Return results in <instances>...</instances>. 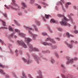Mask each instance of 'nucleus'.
Wrapping results in <instances>:
<instances>
[{"instance_id":"nucleus-62","label":"nucleus","mask_w":78,"mask_h":78,"mask_svg":"<svg viewBox=\"0 0 78 78\" xmlns=\"http://www.w3.org/2000/svg\"><path fill=\"white\" fill-rule=\"evenodd\" d=\"M14 77H15V78H16V75L15 74L14 75Z\"/></svg>"},{"instance_id":"nucleus-37","label":"nucleus","mask_w":78,"mask_h":78,"mask_svg":"<svg viewBox=\"0 0 78 78\" xmlns=\"http://www.w3.org/2000/svg\"><path fill=\"white\" fill-rule=\"evenodd\" d=\"M5 7H6V8H7V9H9V8L8 7V6H7L6 5H5Z\"/></svg>"},{"instance_id":"nucleus-49","label":"nucleus","mask_w":78,"mask_h":78,"mask_svg":"<svg viewBox=\"0 0 78 78\" xmlns=\"http://www.w3.org/2000/svg\"><path fill=\"white\" fill-rule=\"evenodd\" d=\"M17 52H18V50H16L15 51V52L16 53H17Z\"/></svg>"},{"instance_id":"nucleus-54","label":"nucleus","mask_w":78,"mask_h":78,"mask_svg":"<svg viewBox=\"0 0 78 78\" xmlns=\"http://www.w3.org/2000/svg\"><path fill=\"white\" fill-rule=\"evenodd\" d=\"M15 0H12V2H13V3H15Z\"/></svg>"},{"instance_id":"nucleus-8","label":"nucleus","mask_w":78,"mask_h":78,"mask_svg":"<svg viewBox=\"0 0 78 78\" xmlns=\"http://www.w3.org/2000/svg\"><path fill=\"white\" fill-rule=\"evenodd\" d=\"M50 41L52 43H53V44H55V41H54L52 39H51L49 37H48L45 40V41Z\"/></svg>"},{"instance_id":"nucleus-22","label":"nucleus","mask_w":78,"mask_h":78,"mask_svg":"<svg viewBox=\"0 0 78 78\" xmlns=\"http://www.w3.org/2000/svg\"><path fill=\"white\" fill-rule=\"evenodd\" d=\"M0 29H1V30H3L4 29H8V27H2L1 28H0Z\"/></svg>"},{"instance_id":"nucleus-61","label":"nucleus","mask_w":78,"mask_h":78,"mask_svg":"<svg viewBox=\"0 0 78 78\" xmlns=\"http://www.w3.org/2000/svg\"><path fill=\"white\" fill-rule=\"evenodd\" d=\"M69 20H71L72 21V19L71 18H70V19Z\"/></svg>"},{"instance_id":"nucleus-20","label":"nucleus","mask_w":78,"mask_h":78,"mask_svg":"<svg viewBox=\"0 0 78 78\" xmlns=\"http://www.w3.org/2000/svg\"><path fill=\"white\" fill-rule=\"evenodd\" d=\"M34 57L35 59V60H36V61H38V57L36 56H35V55H34Z\"/></svg>"},{"instance_id":"nucleus-14","label":"nucleus","mask_w":78,"mask_h":78,"mask_svg":"<svg viewBox=\"0 0 78 78\" xmlns=\"http://www.w3.org/2000/svg\"><path fill=\"white\" fill-rule=\"evenodd\" d=\"M23 77H21V78H27V76L25 75V73L24 72H23L22 73Z\"/></svg>"},{"instance_id":"nucleus-25","label":"nucleus","mask_w":78,"mask_h":78,"mask_svg":"<svg viewBox=\"0 0 78 78\" xmlns=\"http://www.w3.org/2000/svg\"><path fill=\"white\" fill-rule=\"evenodd\" d=\"M2 25L3 26H6V24L5 23V22H4V21L2 20Z\"/></svg>"},{"instance_id":"nucleus-29","label":"nucleus","mask_w":78,"mask_h":78,"mask_svg":"<svg viewBox=\"0 0 78 78\" xmlns=\"http://www.w3.org/2000/svg\"><path fill=\"white\" fill-rule=\"evenodd\" d=\"M62 77L63 78H68V77H66L65 76H64V75L63 74H62Z\"/></svg>"},{"instance_id":"nucleus-59","label":"nucleus","mask_w":78,"mask_h":78,"mask_svg":"<svg viewBox=\"0 0 78 78\" xmlns=\"http://www.w3.org/2000/svg\"><path fill=\"white\" fill-rule=\"evenodd\" d=\"M74 9H76V6H74Z\"/></svg>"},{"instance_id":"nucleus-53","label":"nucleus","mask_w":78,"mask_h":78,"mask_svg":"<svg viewBox=\"0 0 78 78\" xmlns=\"http://www.w3.org/2000/svg\"><path fill=\"white\" fill-rule=\"evenodd\" d=\"M62 9L63 10H64V11H65V10L64 9V8H63V6H62Z\"/></svg>"},{"instance_id":"nucleus-44","label":"nucleus","mask_w":78,"mask_h":78,"mask_svg":"<svg viewBox=\"0 0 78 78\" xmlns=\"http://www.w3.org/2000/svg\"><path fill=\"white\" fill-rule=\"evenodd\" d=\"M4 16L5 17H7V15H6V14H4Z\"/></svg>"},{"instance_id":"nucleus-64","label":"nucleus","mask_w":78,"mask_h":78,"mask_svg":"<svg viewBox=\"0 0 78 78\" xmlns=\"http://www.w3.org/2000/svg\"><path fill=\"white\" fill-rule=\"evenodd\" d=\"M56 78H59V77H56Z\"/></svg>"},{"instance_id":"nucleus-51","label":"nucleus","mask_w":78,"mask_h":78,"mask_svg":"<svg viewBox=\"0 0 78 78\" xmlns=\"http://www.w3.org/2000/svg\"><path fill=\"white\" fill-rule=\"evenodd\" d=\"M56 39L58 40V41H60V39L59 38H57Z\"/></svg>"},{"instance_id":"nucleus-63","label":"nucleus","mask_w":78,"mask_h":78,"mask_svg":"<svg viewBox=\"0 0 78 78\" xmlns=\"http://www.w3.org/2000/svg\"><path fill=\"white\" fill-rule=\"evenodd\" d=\"M74 29H76V26H75L74 27Z\"/></svg>"},{"instance_id":"nucleus-7","label":"nucleus","mask_w":78,"mask_h":78,"mask_svg":"<svg viewBox=\"0 0 78 78\" xmlns=\"http://www.w3.org/2000/svg\"><path fill=\"white\" fill-rule=\"evenodd\" d=\"M39 75V76H37V78H42V72L41 71H37Z\"/></svg>"},{"instance_id":"nucleus-2","label":"nucleus","mask_w":78,"mask_h":78,"mask_svg":"<svg viewBox=\"0 0 78 78\" xmlns=\"http://www.w3.org/2000/svg\"><path fill=\"white\" fill-rule=\"evenodd\" d=\"M30 48L29 50L30 51H39V49L37 48H33V46L31 45H29Z\"/></svg>"},{"instance_id":"nucleus-48","label":"nucleus","mask_w":78,"mask_h":78,"mask_svg":"<svg viewBox=\"0 0 78 78\" xmlns=\"http://www.w3.org/2000/svg\"><path fill=\"white\" fill-rule=\"evenodd\" d=\"M12 9H13L15 10H16V9L12 7Z\"/></svg>"},{"instance_id":"nucleus-24","label":"nucleus","mask_w":78,"mask_h":78,"mask_svg":"<svg viewBox=\"0 0 78 78\" xmlns=\"http://www.w3.org/2000/svg\"><path fill=\"white\" fill-rule=\"evenodd\" d=\"M22 4L24 7H27V5H25V4L24 2H22Z\"/></svg>"},{"instance_id":"nucleus-26","label":"nucleus","mask_w":78,"mask_h":78,"mask_svg":"<svg viewBox=\"0 0 78 78\" xmlns=\"http://www.w3.org/2000/svg\"><path fill=\"white\" fill-rule=\"evenodd\" d=\"M0 72H1V73H2V74H5V72H4L3 71L2 69H0Z\"/></svg>"},{"instance_id":"nucleus-34","label":"nucleus","mask_w":78,"mask_h":78,"mask_svg":"<svg viewBox=\"0 0 78 78\" xmlns=\"http://www.w3.org/2000/svg\"><path fill=\"white\" fill-rule=\"evenodd\" d=\"M61 67H62V68H63V69H64V68H65V67H64V65L62 64L61 65Z\"/></svg>"},{"instance_id":"nucleus-28","label":"nucleus","mask_w":78,"mask_h":78,"mask_svg":"<svg viewBox=\"0 0 78 78\" xmlns=\"http://www.w3.org/2000/svg\"><path fill=\"white\" fill-rule=\"evenodd\" d=\"M67 76L68 77H71V78H72V75L69 74H68Z\"/></svg>"},{"instance_id":"nucleus-46","label":"nucleus","mask_w":78,"mask_h":78,"mask_svg":"<svg viewBox=\"0 0 78 78\" xmlns=\"http://www.w3.org/2000/svg\"><path fill=\"white\" fill-rule=\"evenodd\" d=\"M74 42V41H71V44H72V43H73Z\"/></svg>"},{"instance_id":"nucleus-9","label":"nucleus","mask_w":78,"mask_h":78,"mask_svg":"<svg viewBox=\"0 0 78 78\" xmlns=\"http://www.w3.org/2000/svg\"><path fill=\"white\" fill-rule=\"evenodd\" d=\"M29 34H31V35L33 36V39L34 40V41H35V40H36V37H35L37 36V35H33V34H32V33L30 31H29Z\"/></svg>"},{"instance_id":"nucleus-52","label":"nucleus","mask_w":78,"mask_h":78,"mask_svg":"<svg viewBox=\"0 0 78 78\" xmlns=\"http://www.w3.org/2000/svg\"><path fill=\"white\" fill-rule=\"evenodd\" d=\"M43 20H44V21H45V17H43Z\"/></svg>"},{"instance_id":"nucleus-58","label":"nucleus","mask_w":78,"mask_h":78,"mask_svg":"<svg viewBox=\"0 0 78 78\" xmlns=\"http://www.w3.org/2000/svg\"><path fill=\"white\" fill-rule=\"evenodd\" d=\"M75 44H78V42H77V41H76L75 42Z\"/></svg>"},{"instance_id":"nucleus-13","label":"nucleus","mask_w":78,"mask_h":78,"mask_svg":"<svg viewBox=\"0 0 78 78\" xmlns=\"http://www.w3.org/2000/svg\"><path fill=\"white\" fill-rule=\"evenodd\" d=\"M42 44L43 45H51V44H48V43L45 42H44L42 43Z\"/></svg>"},{"instance_id":"nucleus-30","label":"nucleus","mask_w":78,"mask_h":78,"mask_svg":"<svg viewBox=\"0 0 78 78\" xmlns=\"http://www.w3.org/2000/svg\"><path fill=\"white\" fill-rule=\"evenodd\" d=\"M42 34L43 36H46L47 35V34L45 33H42Z\"/></svg>"},{"instance_id":"nucleus-33","label":"nucleus","mask_w":78,"mask_h":78,"mask_svg":"<svg viewBox=\"0 0 78 78\" xmlns=\"http://www.w3.org/2000/svg\"><path fill=\"white\" fill-rule=\"evenodd\" d=\"M65 7L66 8H68V7H69V5H68V4H66V5L65 6Z\"/></svg>"},{"instance_id":"nucleus-4","label":"nucleus","mask_w":78,"mask_h":78,"mask_svg":"<svg viewBox=\"0 0 78 78\" xmlns=\"http://www.w3.org/2000/svg\"><path fill=\"white\" fill-rule=\"evenodd\" d=\"M58 16L59 17H63L64 19L62 20V22H63V20H65L66 21H69V20L67 19V18L65 17V16L64 15H62L60 14H58Z\"/></svg>"},{"instance_id":"nucleus-45","label":"nucleus","mask_w":78,"mask_h":78,"mask_svg":"<svg viewBox=\"0 0 78 78\" xmlns=\"http://www.w3.org/2000/svg\"><path fill=\"white\" fill-rule=\"evenodd\" d=\"M31 3H33V2H34V0H30Z\"/></svg>"},{"instance_id":"nucleus-6","label":"nucleus","mask_w":78,"mask_h":78,"mask_svg":"<svg viewBox=\"0 0 78 78\" xmlns=\"http://www.w3.org/2000/svg\"><path fill=\"white\" fill-rule=\"evenodd\" d=\"M15 31L17 33H19V35H20L23 36V37H25L26 36L25 34H23L22 33H20V30L17 29H15Z\"/></svg>"},{"instance_id":"nucleus-31","label":"nucleus","mask_w":78,"mask_h":78,"mask_svg":"<svg viewBox=\"0 0 78 78\" xmlns=\"http://www.w3.org/2000/svg\"><path fill=\"white\" fill-rule=\"evenodd\" d=\"M74 32L75 34H77V33H78V31L77 30H75Z\"/></svg>"},{"instance_id":"nucleus-47","label":"nucleus","mask_w":78,"mask_h":78,"mask_svg":"<svg viewBox=\"0 0 78 78\" xmlns=\"http://www.w3.org/2000/svg\"><path fill=\"white\" fill-rule=\"evenodd\" d=\"M49 30L50 32H51V33H52V31L51 30H50V28H49Z\"/></svg>"},{"instance_id":"nucleus-57","label":"nucleus","mask_w":78,"mask_h":78,"mask_svg":"<svg viewBox=\"0 0 78 78\" xmlns=\"http://www.w3.org/2000/svg\"><path fill=\"white\" fill-rule=\"evenodd\" d=\"M10 36H11V37H12V36H13V34H12Z\"/></svg>"},{"instance_id":"nucleus-10","label":"nucleus","mask_w":78,"mask_h":78,"mask_svg":"<svg viewBox=\"0 0 78 78\" xmlns=\"http://www.w3.org/2000/svg\"><path fill=\"white\" fill-rule=\"evenodd\" d=\"M65 44H66L67 45H68L69 48H72V47H73V45L72 44H68V43L67 42H65Z\"/></svg>"},{"instance_id":"nucleus-1","label":"nucleus","mask_w":78,"mask_h":78,"mask_svg":"<svg viewBox=\"0 0 78 78\" xmlns=\"http://www.w3.org/2000/svg\"><path fill=\"white\" fill-rule=\"evenodd\" d=\"M78 60V58H74V59H73V58H71L70 57H69L68 58V61L67 62V64H69L70 63H72V62H73V61L74 60H76H76Z\"/></svg>"},{"instance_id":"nucleus-60","label":"nucleus","mask_w":78,"mask_h":78,"mask_svg":"<svg viewBox=\"0 0 78 78\" xmlns=\"http://www.w3.org/2000/svg\"><path fill=\"white\" fill-rule=\"evenodd\" d=\"M35 31H37V29L36 28H35Z\"/></svg>"},{"instance_id":"nucleus-56","label":"nucleus","mask_w":78,"mask_h":78,"mask_svg":"<svg viewBox=\"0 0 78 78\" xmlns=\"http://www.w3.org/2000/svg\"><path fill=\"white\" fill-rule=\"evenodd\" d=\"M60 3L61 5L62 6V4L61 3V2H60Z\"/></svg>"},{"instance_id":"nucleus-23","label":"nucleus","mask_w":78,"mask_h":78,"mask_svg":"<svg viewBox=\"0 0 78 78\" xmlns=\"http://www.w3.org/2000/svg\"><path fill=\"white\" fill-rule=\"evenodd\" d=\"M0 67H1V68H5V66H3L1 64H0Z\"/></svg>"},{"instance_id":"nucleus-42","label":"nucleus","mask_w":78,"mask_h":78,"mask_svg":"<svg viewBox=\"0 0 78 78\" xmlns=\"http://www.w3.org/2000/svg\"><path fill=\"white\" fill-rule=\"evenodd\" d=\"M69 37H73L74 36L73 35H72L70 34Z\"/></svg>"},{"instance_id":"nucleus-18","label":"nucleus","mask_w":78,"mask_h":78,"mask_svg":"<svg viewBox=\"0 0 78 78\" xmlns=\"http://www.w3.org/2000/svg\"><path fill=\"white\" fill-rule=\"evenodd\" d=\"M66 35L68 37H70V34H69V32H67L66 33V34H64V35Z\"/></svg>"},{"instance_id":"nucleus-12","label":"nucleus","mask_w":78,"mask_h":78,"mask_svg":"<svg viewBox=\"0 0 78 78\" xmlns=\"http://www.w3.org/2000/svg\"><path fill=\"white\" fill-rule=\"evenodd\" d=\"M25 40L26 42H30V41H31V39H30L29 38H26L25 37Z\"/></svg>"},{"instance_id":"nucleus-41","label":"nucleus","mask_w":78,"mask_h":78,"mask_svg":"<svg viewBox=\"0 0 78 78\" xmlns=\"http://www.w3.org/2000/svg\"><path fill=\"white\" fill-rule=\"evenodd\" d=\"M63 3H64V0H60Z\"/></svg>"},{"instance_id":"nucleus-11","label":"nucleus","mask_w":78,"mask_h":78,"mask_svg":"<svg viewBox=\"0 0 78 78\" xmlns=\"http://www.w3.org/2000/svg\"><path fill=\"white\" fill-rule=\"evenodd\" d=\"M22 59L24 62H27V64H29V63H30V61H29V60H28V61H27V60H26L25 59V58H24L23 57L22 58Z\"/></svg>"},{"instance_id":"nucleus-19","label":"nucleus","mask_w":78,"mask_h":78,"mask_svg":"<svg viewBox=\"0 0 78 78\" xmlns=\"http://www.w3.org/2000/svg\"><path fill=\"white\" fill-rule=\"evenodd\" d=\"M9 31H12V30H13L12 29V28L10 26H9Z\"/></svg>"},{"instance_id":"nucleus-16","label":"nucleus","mask_w":78,"mask_h":78,"mask_svg":"<svg viewBox=\"0 0 78 78\" xmlns=\"http://www.w3.org/2000/svg\"><path fill=\"white\" fill-rule=\"evenodd\" d=\"M51 16L49 15H45V17L46 19H48L49 17H51Z\"/></svg>"},{"instance_id":"nucleus-39","label":"nucleus","mask_w":78,"mask_h":78,"mask_svg":"<svg viewBox=\"0 0 78 78\" xmlns=\"http://www.w3.org/2000/svg\"><path fill=\"white\" fill-rule=\"evenodd\" d=\"M67 5H71V3L70 2H67Z\"/></svg>"},{"instance_id":"nucleus-27","label":"nucleus","mask_w":78,"mask_h":78,"mask_svg":"<svg viewBox=\"0 0 78 78\" xmlns=\"http://www.w3.org/2000/svg\"><path fill=\"white\" fill-rule=\"evenodd\" d=\"M51 61L52 63H55V60L53 58H51Z\"/></svg>"},{"instance_id":"nucleus-17","label":"nucleus","mask_w":78,"mask_h":78,"mask_svg":"<svg viewBox=\"0 0 78 78\" xmlns=\"http://www.w3.org/2000/svg\"><path fill=\"white\" fill-rule=\"evenodd\" d=\"M14 21L15 22V23L16 24L17 26H18V27H19L20 26V24H19V23H18L17 22L16 20H14Z\"/></svg>"},{"instance_id":"nucleus-50","label":"nucleus","mask_w":78,"mask_h":78,"mask_svg":"<svg viewBox=\"0 0 78 78\" xmlns=\"http://www.w3.org/2000/svg\"><path fill=\"white\" fill-rule=\"evenodd\" d=\"M9 76L7 75L6 76V78H9Z\"/></svg>"},{"instance_id":"nucleus-43","label":"nucleus","mask_w":78,"mask_h":78,"mask_svg":"<svg viewBox=\"0 0 78 78\" xmlns=\"http://www.w3.org/2000/svg\"><path fill=\"white\" fill-rule=\"evenodd\" d=\"M0 42H1V43H3V42L1 39H0Z\"/></svg>"},{"instance_id":"nucleus-38","label":"nucleus","mask_w":78,"mask_h":78,"mask_svg":"<svg viewBox=\"0 0 78 78\" xmlns=\"http://www.w3.org/2000/svg\"><path fill=\"white\" fill-rule=\"evenodd\" d=\"M37 7L38 8H39V9H41V6L40 5H38Z\"/></svg>"},{"instance_id":"nucleus-32","label":"nucleus","mask_w":78,"mask_h":78,"mask_svg":"<svg viewBox=\"0 0 78 78\" xmlns=\"http://www.w3.org/2000/svg\"><path fill=\"white\" fill-rule=\"evenodd\" d=\"M28 76H29V77H30V78H33V77H32L31 75L30 74H28Z\"/></svg>"},{"instance_id":"nucleus-55","label":"nucleus","mask_w":78,"mask_h":78,"mask_svg":"<svg viewBox=\"0 0 78 78\" xmlns=\"http://www.w3.org/2000/svg\"><path fill=\"white\" fill-rule=\"evenodd\" d=\"M37 24L38 25H39L40 24V23H39V22H38L37 23Z\"/></svg>"},{"instance_id":"nucleus-15","label":"nucleus","mask_w":78,"mask_h":78,"mask_svg":"<svg viewBox=\"0 0 78 78\" xmlns=\"http://www.w3.org/2000/svg\"><path fill=\"white\" fill-rule=\"evenodd\" d=\"M25 28L26 30H33V29L31 28H30L29 27H25Z\"/></svg>"},{"instance_id":"nucleus-35","label":"nucleus","mask_w":78,"mask_h":78,"mask_svg":"<svg viewBox=\"0 0 78 78\" xmlns=\"http://www.w3.org/2000/svg\"><path fill=\"white\" fill-rule=\"evenodd\" d=\"M18 15L20 16H22V13H18Z\"/></svg>"},{"instance_id":"nucleus-40","label":"nucleus","mask_w":78,"mask_h":78,"mask_svg":"<svg viewBox=\"0 0 78 78\" xmlns=\"http://www.w3.org/2000/svg\"><path fill=\"white\" fill-rule=\"evenodd\" d=\"M58 30L59 31H62V29H61V28H58Z\"/></svg>"},{"instance_id":"nucleus-21","label":"nucleus","mask_w":78,"mask_h":78,"mask_svg":"<svg viewBox=\"0 0 78 78\" xmlns=\"http://www.w3.org/2000/svg\"><path fill=\"white\" fill-rule=\"evenodd\" d=\"M50 22L51 23V22H53V23H55V20L53 19H51V20Z\"/></svg>"},{"instance_id":"nucleus-3","label":"nucleus","mask_w":78,"mask_h":78,"mask_svg":"<svg viewBox=\"0 0 78 78\" xmlns=\"http://www.w3.org/2000/svg\"><path fill=\"white\" fill-rule=\"evenodd\" d=\"M67 21H66V20H63V21L60 22V23L61 25H65V26H67V25H68L69 27H70V24L67 23V22H66Z\"/></svg>"},{"instance_id":"nucleus-5","label":"nucleus","mask_w":78,"mask_h":78,"mask_svg":"<svg viewBox=\"0 0 78 78\" xmlns=\"http://www.w3.org/2000/svg\"><path fill=\"white\" fill-rule=\"evenodd\" d=\"M18 43L19 44H21L24 48H27V45L22 41H17Z\"/></svg>"},{"instance_id":"nucleus-36","label":"nucleus","mask_w":78,"mask_h":78,"mask_svg":"<svg viewBox=\"0 0 78 78\" xmlns=\"http://www.w3.org/2000/svg\"><path fill=\"white\" fill-rule=\"evenodd\" d=\"M55 55L57 57V58H59V55L58 54H57V53H56Z\"/></svg>"}]
</instances>
